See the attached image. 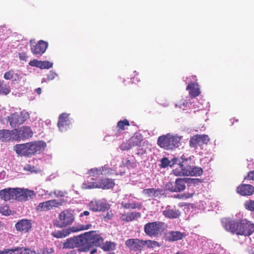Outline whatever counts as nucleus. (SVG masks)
<instances>
[{"label":"nucleus","mask_w":254,"mask_h":254,"mask_svg":"<svg viewBox=\"0 0 254 254\" xmlns=\"http://www.w3.org/2000/svg\"><path fill=\"white\" fill-rule=\"evenodd\" d=\"M139 137L137 136H133L129 139L130 141L129 143L131 144L132 147L140 145L142 139L141 136H139Z\"/></svg>","instance_id":"obj_42"},{"label":"nucleus","mask_w":254,"mask_h":254,"mask_svg":"<svg viewBox=\"0 0 254 254\" xmlns=\"http://www.w3.org/2000/svg\"><path fill=\"white\" fill-rule=\"evenodd\" d=\"M79 251L82 252H90V254H94L97 253V249L92 247L90 245H86L85 246H82L78 249Z\"/></svg>","instance_id":"obj_40"},{"label":"nucleus","mask_w":254,"mask_h":254,"mask_svg":"<svg viewBox=\"0 0 254 254\" xmlns=\"http://www.w3.org/2000/svg\"><path fill=\"white\" fill-rule=\"evenodd\" d=\"M244 207L247 210L254 212V200L250 199L246 201Z\"/></svg>","instance_id":"obj_46"},{"label":"nucleus","mask_w":254,"mask_h":254,"mask_svg":"<svg viewBox=\"0 0 254 254\" xmlns=\"http://www.w3.org/2000/svg\"><path fill=\"white\" fill-rule=\"evenodd\" d=\"M123 164L124 167L129 168H133L134 167V163L131 162L130 160L127 159L123 161Z\"/></svg>","instance_id":"obj_52"},{"label":"nucleus","mask_w":254,"mask_h":254,"mask_svg":"<svg viewBox=\"0 0 254 254\" xmlns=\"http://www.w3.org/2000/svg\"><path fill=\"white\" fill-rule=\"evenodd\" d=\"M90 214L89 212L88 211H84L83 213H81L80 214V217H82L83 216H88Z\"/></svg>","instance_id":"obj_57"},{"label":"nucleus","mask_w":254,"mask_h":254,"mask_svg":"<svg viewBox=\"0 0 254 254\" xmlns=\"http://www.w3.org/2000/svg\"><path fill=\"white\" fill-rule=\"evenodd\" d=\"M187 90H190L189 95L191 98L196 97L200 93L198 84L195 82L189 83L187 87Z\"/></svg>","instance_id":"obj_25"},{"label":"nucleus","mask_w":254,"mask_h":254,"mask_svg":"<svg viewBox=\"0 0 254 254\" xmlns=\"http://www.w3.org/2000/svg\"><path fill=\"white\" fill-rule=\"evenodd\" d=\"M210 141L208 135L206 134H196L191 136L189 141L190 148L197 149L199 146L207 144Z\"/></svg>","instance_id":"obj_10"},{"label":"nucleus","mask_w":254,"mask_h":254,"mask_svg":"<svg viewBox=\"0 0 254 254\" xmlns=\"http://www.w3.org/2000/svg\"><path fill=\"white\" fill-rule=\"evenodd\" d=\"M145 241L138 238L129 239L126 241L125 245L130 252H141L145 248Z\"/></svg>","instance_id":"obj_8"},{"label":"nucleus","mask_w":254,"mask_h":254,"mask_svg":"<svg viewBox=\"0 0 254 254\" xmlns=\"http://www.w3.org/2000/svg\"><path fill=\"white\" fill-rule=\"evenodd\" d=\"M96 231H91L84 233L82 235V238L89 242L90 244L96 247H101L103 244L104 239Z\"/></svg>","instance_id":"obj_7"},{"label":"nucleus","mask_w":254,"mask_h":254,"mask_svg":"<svg viewBox=\"0 0 254 254\" xmlns=\"http://www.w3.org/2000/svg\"><path fill=\"white\" fill-rule=\"evenodd\" d=\"M18 140L17 129L12 130L0 129V141L8 142Z\"/></svg>","instance_id":"obj_13"},{"label":"nucleus","mask_w":254,"mask_h":254,"mask_svg":"<svg viewBox=\"0 0 254 254\" xmlns=\"http://www.w3.org/2000/svg\"><path fill=\"white\" fill-rule=\"evenodd\" d=\"M13 188L4 189L0 190V198L5 201L13 199Z\"/></svg>","instance_id":"obj_29"},{"label":"nucleus","mask_w":254,"mask_h":254,"mask_svg":"<svg viewBox=\"0 0 254 254\" xmlns=\"http://www.w3.org/2000/svg\"><path fill=\"white\" fill-rule=\"evenodd\" d=\"M223 227L226 230L238 235L241 234V220H231L226 219L223 222Z\"/></svg>","instance_id":"obj_9"},{"label":"nucleus","mask_w":254,"mask_h":254,"mask_svg":"<svg viewBox=\"0 0 254 254\" xmlns=\"http://www.w3.org/2000/svg\"><path fill=\"white\" fill-rule=\"evenodd\" d=\"M163 214L167 218L176 219L181 216V212L179 209H176L175 206L168 205L166 207L165 209L163 211Z\"/></svg>","instance_id":"obj_20"},{"label":"nucleus","mask_w":254,"mask_h":254,"mask_svg":"<svg viewBox=\"0 0 254 254\" xmlns=\"http://www.w3.org/2000/svg\"><path fill=\"white\" fill-rule=\"evenodd\" d=\"M19 58L21 61L26 62L27 60L28 56L26 53L21 52L18 54Z\"/></svg>","instance_id":"obj_54"},{"label":"nucleus","mask_w":254,"mask_h":254,"mask_svg":"<svg viewBox=\"0 0 254 254\" xmlns=\"http://www.w3.org/2000/svg\"><path fill=\"white\" fill-rule=\"evenodd\" d=\"M145 247H147L148 248L153 249L156 247H159L160 244L157 241L152 240H144Z\"/></svg>","instance_id":"obj_41"},{"label":"nucleus","mask_w":254,"mask_h":254,"mask_svg":"<svg viewBox=\"0 0 254 254\" xmlns=\"http://www.w3.org/2000/svg\"><path fill=\"white\" fill-rule=\"evenodd\" d=\"M123 207L126 209H140L141 208V205L135 202H128L124 204Z\"/></svg>","instance_id":"obj_43"},{"label":"nucleus","mask_w":254,"mask_h":254,"mask_svg":"<svg viewBox=\"0 0 254 254\" xmlns=\"http://www.w3.org/2000/svg\"><path fill=\"white\" fill-rule=\"evenodd\" d=\"M164 223L160 221L149 222L145 224L144 231L150 237H157L161 233Z\"/></svg>","instance_id":"obj_4"},{"label":"nucleus","mask_w":254,"mask_h":254,"mask_svg":"<svg viewBox=\"0 0 254 254\" xmlns=\"http://www.w3.org/2000/svg\"><path fill=\"white\" fill-rule=\"evenodd\" d=\"M43 81H46L45 78H43Z\"/></svg>","instance_id":"obj_62"},{"label":"nucleus","mask_w":254,"mask_h":254,"mask_svg":"<svg viewBox=\"0 0 254 254\" xmlns=\"http://www.w3.org/2000/svg\"><path fill=\"white\" fill-rule=\"evenodd\" d=\"M35 41V39H31L30 40L31 52L35 56L37 57L41 56L45 53L48 48L49 46L48 43L41 40L34 45Z\"/></svg>","instance_id":"obj_6"},{"label":"nucleus","mask_w":254,"mask_h":254,"mask_svg":"<svg viewBox=\"0 0 254 254\" xmlns=\"http://www.w3.org/2000/svg\"><path fill=\"white\" fill-rule=\"evenodd\" d=\"M177 160V159L174 158L172 160V161H171L167 158L164 157L161 160V164L160 165V167L164 168H165L168 166L172 167L176 163Z\"/></svg>","instance_id":"obj_37"},{"label":"nucleus","mask_w":254,"mask_h":254,"mask_svg":"<svg viewBox=\"0 0 254 254\" xmlns=\"http://www.w3.org/2000/svg\"><path fill=\"white\" fill-rule=\"evenodd\" d=\"M116 244L111 241H106L102 245L101 248L104 251H114L116 248Z\"/></svg>","instance_id":"obj_35"},{"label":"nucleus","mask_w":254,"mask_h":254,"mask_svg":"<svg viewBox=\"0 0 254 254\" xmlns=\"http://www.w3.org/2000/svg\"><path fill=\"white\" fill-rule=\"evenodd\" d=\"M54 252V250L53 248H46L43 250V254H50Z\"/></svg>","instance_id":"obj_55"},{"label":"nucleus","mask_w":254,"mask_h":254,"mask_svg":"<svg viewBox=\"0 0 254 254\" xmlns=\"http://www.w3.org/2000/svg\"><path fill=\"white\" fill-rule=\"evenodd\" d=\"M236 191L242 196H251L254 194V186L250 184H242L238 186Z\"/></svg>","instance_id":"obj_18"},{"label":"nucleus","mask_w":254,"mask_h":254,"mask_svg":"<svg viewBox=\"0 0 254 254\" xmlns=\"http://www.w3.org/2000/svg\"><path fill=\"white\" fill-rule=\"evenodd\" d=\"M116 254L115 253H110L109 254Z\"/></svg>","instance_id":"obj_61"},{"label":"nucleus","mask_w":254,"mask_h":254,"mask_svg":"<svg viewBox=\"0 0 254 254\" xmlns=\"http://www.w3.org/2000/svg\"><path fill=\"white\" fill-rule=\"evenodd\" d=\"M33 134V133L31 127L28 126H23L19 129H17L18 139L19 138H29L32 136Z\"/></svg>","instance_id":"obj_23"},{"label":"nucleus","mask_w":254,"mask_h":254,"mask_svg":"<svg viewBox=\"0 0 254 254\" xmlns=\"http://www.w3.org/2000/svg\"><path fill=\"white\" fill-rule=\"evenodd\" d=\"M129 143V140L126 142L123 143L120 147V149L124 151L129 150L132 148V146Z\"/></svg>","instance_id":"obj_49"},{"label":"nucleus","mask_w":254,"mask_h":254,"mask_svg":"<svg viewBox=\"0 0 254 254\" xmlns=\"http://www.w3.org/2000/svg\"><path fill=\"white\" fill-rule=\"evenodd\" d=\"M91 224L82 225L79 223L74 226L62 230L55 231L52 233V235L56 238L60 239L65 238L72 233H76L81 231L89 229L91 228Z\"/></svg>","instance_id":"obj_2"},{"label":"nucleus","mask_w":254,"mask_h":254,"mask_svg":"<svg viewBox=\"0 0 254 254\" xmlns=\"http://www.w3.org/2000/svg\"><path fill=\"white\" fill-rule=\"evenodd\" d=\"M22 189L21 188H13V199L18 200L19 201V198L21 196V193H22Z\"/></svg>","instance_id":"obj_48"},{"label":"nucleus","mask_w":254,"mask_h":254,"mask_svg":"<svg viewBox=\"0 0 254 254\" xmlns=\"http://www.w3.org/2000/svg\"><path fill=\"white\" fill-rule=\"evenodd\" d=\"M165 188L167 190L170 191L171 192H175L174 182H168L167 184H166Z\"/></svg>","instance_id":"obj_51"},{"label":"nucleus","mask_w":254,"mask_h":254,"mask_svg":"<svg viewBox=\"0 0 254 254\" xmlns=\"http://www.w3.org/2000/svg\"><path fill=\"white\" fill-rule=\"evenodd\" d=\"M46 143L43 141H38L27 143L28 157L35 154L38 152H41L44 149Z\"/></svg>","instance_id":"obj_16"},{"label":"nucleus","mask_w":254,"mask_h":254,"mask_svg":"<svg viewBox=\"0 0 254 254\" xmlns=\"http://www.w3.org/2000/svg\"><path fill=\"white\" fill-rule=\"evenodd\" d=\"M140 217V213L134 211L127 214H123L121 216V218L124 221L129 222L136 220Z\"/></svg>","instance_id":"obj_31"},{"label":"nucleus","mask_w":254,"mask_h":254,"mask_svg":"<svg viewBox=\"0 0 254 254\" xmlns=\"http://www.w3.org/2000/svg\"><path fill=\"white\" fill-rule=\"evenodd\" d=\"M0 254H32L29 249L17 248L14 249H7L0 251Z\"/></svg>","instance_id":"obj_24"},{"label":"nucleus","mask_w":254,"mask_h":254,"mask_svg":"<svg viewBox=\"0 0 254 254\" xmlns=\"http://www.w3.org/2000/svg\"><path fill=\"white\" fill-rule=\"evenodd\" d=\"M58 76V75L55 72L51 70L49 73L47 74V80L51 81L55 79Z\"/></svg>","instance_id":"obj_50"},{"label":"nucleus","mask_w":254,"mask_h":254,"mask_svg":"<svg viewBox=\"0 0 254 254\" xmlns=\"http://www.w3.org/2000/svg\"><path fill=\"white\" fill-rule=\"evenodd\" d=\"M35 90L38 94H40L41 93V89L40 88H37Z\"/></svg>","instance_id":"obj_59"},{"label":"nucleus","mask_w":254,"mask_h":254,"mask_svg":"<svg viewBox=\"0 0 254 254\" xmlns=\"http://www.w3.org/2000/svg\"><path fill=\"white\" fill-rule=\"evenodd\" d=\"M31 221L27 219L18 220L15 224L16 230L21 233L29 232L32 229Z\"/></svg>","instance_id":"obj_15"},{"label":"nucleus","mask_w":254,"mask_h":254,"mask_svg":"<svg viewBox=\"0 0 254 254\" xmlns=\"http://www.w3.org/2000/svg\"><path fill=\"white\" fill-rule=\"evenodd\" d=\"M143 192L149 196L160 197L164 194L165 192L163 190L161 189L149 188L144 189Z\"/></svg>","instance_id":"obj_26"},{"label":"nucleus","mask_w":254,"mask_h":254,"mask_svg":"<svg viewBox=\"0 0 254 254\" xmlns=\"http://www.w3.org/2000/svg\"><path fill=\"white\" fill-rule=\"evenodd\" d=\"M9 86L5 83L4 80H0V95H7L10 92Z\"/></svg>","instance_id":"obj_36"},{"label":"nucleus","mask_w":254,"mask_h":254,"mask_svg":"<svg viewBox=\"0 0 254 254\" xmlns=\"http://www.w3.org/2000/svg\"><path fill=\"white\" fill-rule=\"evenodd\" d=\"M183 254L182 253H181L180 252H178L177 253H176V254Z\"/></svg>","instance_id":"obj_60"},{"label":"nucleus","mask_w":254,"mask_h":254,"mask_svg":"<svg viewBox=\"0 0 254 254\" xmlns=\"http://www.w3.org/2000/svg\"><path fill=\"white\" fill-rule=\"evenodd\" d=\"M104 171L103 167H100L99 168H94L90 169L88 171V174L90 177H95L96 178L99 177L100 176L103 175V172Z\"/></svg>","instance_id":"obj_34"},{"label":"nucleus","mask_w":254,"mask_h":254,"mask_svg":"<svg viewBox=\"0 0 254 254\" xmlns=\"http://www.w3.org/2000/svg\"><path fill=\"white\" fill-rule=\"evenodd\" d=\"M245 180L254 181V170L249 171L244 177Z\"/></svg>","instance_id":"obj_53"},{"label":"nucleus","mask_w":254,"mask_h":254,"mask_svg":"<svg viewBox=\"0 0 254 254\" xmlns=\"http://www.w3.org/2000/svg\"><path fill=\"white\" fill-rule=\"evenodd\" d=\"M181 163L178 164V167H176L175 169L173 170V172L174 174L177 176H184V173H187V171L186 172L183 171V168Z\"/></svg>","instance_id":"obj_44"},{"label":"nucleus","mask_w":254,"mask_h":254,"mask_svg":"<svg viewBox=\"0 0 254 254\" xmlns=\"http://www.w3.org/2000/svg\"><path fill=\"white\" fill-rule=\"evenodd\" d=\"M0 213L3 215L8 216L10 215L11 211L7 205H1L0 206Z\"/></svg>","instance_id":"obj_45"},{"label":"nucleus","mask_w":254,"mask_h":254,"mask_svg":"<svg viewBox=\"0 0 254 254\" xmlns=\"http://www.w3.org/2000/svg\"><path fill=\"white\" fill-rule=\"evenodd\" d=\"M29 114L27 112H20L11 114L8 117V120L10 126L12 127H16L22 125L29 118Z\"/></svg>","instance_id":"obj_5"},{"label":"nucleus","mask_w":254,"mask_h":254,"mask_svg":"<svg viewBox=\"0 0 254 254\" xmlns=\"http://www.w3.org/2000/svg\"><path fill=\"white\" fill-rule=\"evenodd\" d=\"M185 236V233L180 231H171L168 233L167 238L168 241L174 242L182 240Z\"/></svg>","instance_id":"obj_27"},{"label":"nucleus","mask_w":254,"mask_h":254,"mask_svg":"<svg viewBox=\"0 0 254 254\" xmlns=\"http://www.w3.org/2000/svg\"><path fill=\"white\" fill-rule=\"evenodd\" d=\"M114 181L109 178L101 179L97 184L92 183L90 186H85L86 189H92L94 188H101L104 190L112 189L115 186Z\"/></svg>","instance_id":"obj_14"},{"label":"nucleus","mask_w":254,"mask_h":254,"mask_svg":"<svg viewBox=\"0 0 254 254\" xmlns=\"http://www.w3.org/2000/svg\"><path fill=\"white\" fill-rule=\"evenodd\" d=\"M181 164H182V168H183V171H185V172H186V171H187V173H184V176H189V174H190V166L188 164V161L187 160H184V161H183L182 163H181Z\"/></svg>","instance_id":"obj_47"},{"label":"nucleus","mask_w":254,"mask_h":254,"mask_svg":"<svg viewBox=\"0 0 254 254\" xmlns=\"http://www.w3.org/2000/svg\"><path fill=\"white\" fill-rule=\"evenodd\" d=\"M63 201L61 200L51 199L41 202L36 207V210L39 211H47L53 207H58L63 205Z\"/></svg>","instance_id":"obj_12"},{"label":"nucleus","mask_w":254,"mask_h":254,"mask_svg":"<svg viewBox=\"0 0 254 254\" xmlns=\"http://www.w3.org/2000/svg\"><path fill=\"white\" fill-rule=\"evenodd\" d=\"M29 65L35 66L41 69H49L53 65V63L49 61H41L38 60H33L29 63Z\"/></svg>","instance_id":"obj_22"},{"label":"nucleus","mask_w":254,"mask_h":254,"mask_svg":"<svg viewBox=\"0 0 254 254\" xmlns=\"http://www.w3.org/2000/svg\"><path fill=\"white\" fill-rule=\"evenodd\" d=\"M13 149L19 155L28 157L27 143L16 144L14 146Z\"/></svg>","instance_id":"obj_28"},{"label":"nucleus","mask_w":254,"mask_h":254,"mask_svg":"<svg viewBox=\"0 0 254 254\" xmlns=\"http://www.w3.org/2000/svg\"><path fill=\"white\" fill-rule=\"evenodd\" d=\"M240 235L250 236L254 232V224L251 223L246 219H241Z\"/></svg>","instance_id":"obj_17"},{"label":"nucleus","mask_w":254,"mask_h":254,"mask_svg":"<svg viewBox=\"0 0 254 254\" xmlns=\"http://www.w3.org/2000/svg\"><path fill=\"white\" fill-rule=\"evenodd\" d=\"M130 124L129 121L127 119H124L121 120L118 122L117 125V128L119 131H122L126 129V126H129Z\"/></svg>","instance_id":"obj_38"},{"label":"nucleus","mask_w":254,"mask_h":254,"mask_svg":"<svg viewBox=\"0 0 254 254\" xmlns=\"http://www.w3.org/2000/svg\"><path fill=\"white\" fill-rule=\"evenodd\" d=\"M88 207L89 210L94 212H104L110 207V205L104 199L93 200L88 204Z\"/></svg>","instance_id":"obj_11"},{"label":"nucleus","mask_w":254,"mask_h":254,"mask_svg":"<svg viewBox=\"0 0 254 254\" xmlns=\"http://www.w3.org/2000/svg\"><path fill=\"white\" fill-rule=\"evenodd\" d=\"M82 235H80L78 237L70 238L65 241L63 244L64 249H73L78 247L80 244L82 243Z\"/></svg>","instance_id":"obj_19"},{"label":"nucleus","mask_w":254,"mask_h":254,"mask_svg":"<svg viewBox=\"0 0 254 254\" xmlns=\"http://www.w3.org/2000/svg\"><path fill=\"white\" fill-rule=\"evenodd\" d=\"M3 78L6 80L11 79L13 82H17L20 80L21 77L20 74L15 73L13 69H10L4 73Z\"/></svg>","instance_id":"obj_30"},{"label":"nucleus","mask_w":254,"mask_h":254,"mask_svg":"<svg viewBox=\"0 0 254 254\" xmlns=\"http://www.w3.org/2000/svg\"><path fill=\"white\" fill-rule=\"evenodd\" d=\"M74 221L73 214L69 209H65L60 213L58 218L54 221V226L58 228H65L72 224Z\"/></svg>","instance_id":"obj_3"},{"label":"nucleus","mask_w":254,"mask_h":254,"mask_svg":"<svg viewBox=\"0 0 254 254\" xmlns=\"http://www.w3.org/2000/svg\"><path fill=\"white\" fill-rule=\"evenodd\" d=\"M203 170L201 167H190V174L189 176H199L202 174Z\"/></svg>","instance_id":"obj_39"},{"label":"nucleus","mask_w":254,"mask_h":254,"mask_svg":"<svg viewBox=\"0 0 254 254\" xmlns=\"http://www.w3.org/2000/svg\"><path fill=\"white\" fill-rule=\"evenodd\" d=\"M21 196L19 198L20 201H26L29 200V198H32L34 195H35L34 191L32 190L22 189V193H21Z\"/></svg>","instance_id":"obj_33"},{"label":"nucleus","mask_w":254,"mask_h":254,"mask_svg":"<svg viewBox=\"0 0 254 254\" xmlns=\"http://www.w3.org/2000/svg\"><path fill=\"white\" fill-rule=\"evenodd\" d=\"M192 195H193L192 194H190L189 193H185V197H184V198H185V199H187V198L192 197Z\"/></svg>","instance_id":"obj_58"},{"label":"nucleus","mask_w":254,"mask_h":254,"mask_svg":"<svg viewBox=\"0 0 254 254\" xmlns=\"http://www.w3.org/2000/svg\"><path fill=\"white\" fill-rule=\"evenodd\" d=\"M70 122L68 119V114L66 113L62 114L59 118L58 126L61 131H64L67 129Z\"/></svg>","instance_id":"obj_21"},{"label":"nucleus","mask_w":254,"mask_h":254,"mask_svg":"<svg viewBox=\"0 0 254 254\" xmlns=\"http://www.w3.org/2000/svg\"><path fill=\"white\" fill-rule=\"evenodd\" d=\"M186 179L177 178L174 182L175 192H181L186 189Z\"/></svg>","instance_id":"obj_32"},{"label":"nucleus","mask_w":254,"mask_h":254,"mask_svg":"<svg viewBox=\"0 0 254 254\" xmlns=\"http://www.w3.org/2000/svg\"><path fill=\"white\" fill-rule=\"evenodd\" d=\"M175 197L176 198H178L179 199H185L184 197H185V193L183 194H177L175 195Z\"/></svg>","instance_id":"obj_56"},{"label":"nucleus","mask_w":254,"mask_h":254,"mask_svg":"<svg viewBox=\"0 0 254 254\" xmlns=\"http://www.w3.org/2000/svg\"><path fill=\"white\" fill-rule=\"evenodd\" d=\"M180 140L179 136L167 133L158 138L157 144L165 150H173L179 146Z\"/></svg>","instance_id":"obj_1"}]
</instances>
